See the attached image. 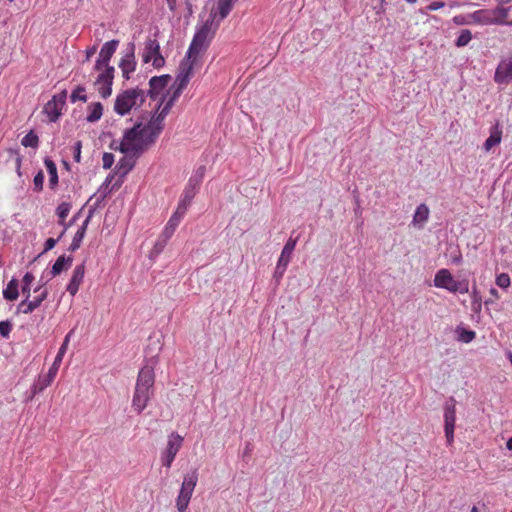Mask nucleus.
<instances>
[{
	"instance_id": "40",
	"label": "nucleus",
	"mask_w": 512,
	"mask_h": 512,
	"mask_svg": "<svg viewBox=\"0 0 512 512\" xmlns=\"http://www.w3.org/2000/svg\"><path fill=\"white\" fill-rule=\"evenodd\" d=\"M9 153L14 157L15 168H16V171H17L18 175H21V172H20L21 165H22V156H21V154L19 153L18 150H14V149H10Z\"/></svg>"
},
{
	"instance_id": "17",
	"label": "nucleus",
	"mask_w": 512,
	"mask_h": 512,
	"mask_svg": "<svg viewBox=\"0 0 512 512\" xmlns=\"http://www.w3.org/2000/svg\"><path fill=\"white\" fill-rule=\"evenodd\" d=\"M85 275V265L80 264L77 265L72 273L71 279L67 285V291L71 296H75L79 290L80 285L84 280Z\"/></svg>"
},
{
	"instance_id": "47",
	"label": "nucleus",
	"mask_w": 512,
	"mask_h": 512,
	"mask_svg": "<svg viewBox=\"0 0 512 512\" xmlns=\"http://www.w3.org/2000/svg\"><path fill=\"white\" fill-rule=\"evenodd\" d=\"M81 148L82 143L81 141H77L74 146V152H73V158L76 162H80L81 159Z\"/></svg>"
},
{
	"instance_id": "11",
	"label": "nucleus",
	"mask_w": 512,
	"mask_h": 512,
	"mask_svg": "<svg viewBox=\"0 0 512 512\" xmlns=\"http://www.w3.org/2000/svg\"><path fill=\"white\" fill-rule=\"evenodd\" d=\"M183 444V437L173 432L168 436L167 447L161 454L162 465L170 468Z\"/></svg>"
},
{
	"instance_id": "14",
	"label": "nucleus",
	"mask_w": 512,
	"mask_h": 512,
	"mask_svg": "<svg viewBox=\"0 0 512 512\" xmlns=\"http://www.w3.org/2000/svg\"><path fill=\"white\" fill-rule=\"evenodd\" d=\"M58 370L59 368L52 364L47 374L40 375L31 388V396L29 399H32L36 394L41 393L44 389L50 386L54 381Z\"/></svg>"
},
{
	"instance_id": "21",
	"label": "nucleus",
	"mask_w": 512,
	"mask_h": 512,
	"mask_svg": "<svg viewBox=\"0 0 512 512\" xmlns=\"http://www.w3.org/2000/svg\"><path fill=\"white\" fill-rule=\"evenodd\" d=\"M91 216H92V213L90 212V214L88 215V217L85 219V221L83 222L82 226L78 229V231L76 232L73 240H72V243L70 245V250L71 251H75L77 250L79 247H80V244L85 236V233H86V229H87V226H88V223L91 219Z\"/></svg>"
},
{
	"instance_id": "44",
	"label": "nucleus",
	"mask_w": 512,
	"mask_h": 512,
	"mask_svg": "<svg viewBox=\"0 0 512 512\" xmlns=\"http://www.w3.org/2000/svg\"><path fill=\"white\" fill-rule=\"evenodd\" d=\"M33 183H34V188L36 191H41L43 189V183H44V174L42 171H39L35 176H34V180H33Z\"/></svg>"
},
{
	"instance_id": "26",
	"label": "nucleus",
	"mask_w": 512,
	"mask_h": 512,
	"mask_svg": "<svg viewBox=\"0 0 512 512\" xmlns=\"http://www.w3.org/2000/svg\"><path fill=\"white\" fill-rule=\"evenodd\" d=\"M45 166L49 174V184L51 188H54L58 184L57 167L53 160L46 158L44 160Z\"/></svg>"
},
{
	"instance_id": "34",
	"label": "nucleus",
	"mask_w": 512,
	"mask_h": 512,
	"mask_svg": "<svg viewBox=\"0 0 512 512\" xmlns=\"http://www.w3.org/2000/svg\"><path fill=\"white\" fill-rule=\"evenodd\" d=\"M71 210V204L68 202H62L58 205L56 209V213L60 219L59 223L64 224V221L66 217L68 216L69 212Z\"/></svg>"
},
{
	"instance_id": "1",
	"label": "nucleus",
	"mask_w": 512,
	"mask_h": 512,
	"mask_svg": "<svg viewBox=\"0 0 512 512\" xmlns=\"http://www.w3.org/2000/svg\"><path fill=\"white\" fill-rule=\"evenodd\" d=\"M118 40H111L102 46L99 57L95 63L94 69L98 72L95 80V86L98 93L103 98H108L112 94V84L114 79V67L109 64L111 57L115 53Z\"/></svg>"
},
{
	"instance_id": "59",
	"label": "nucleus",
	"mask_w": 512,
	"mask_h": 512,
	"mask_svg": "<svg viewBox=\"0 0 512 512\" xmlns=\"http://www.w3.org/2000/svg\"><path fill=\"white\" fill-rule=\"evenodd\" d=\"M380 1H381V3H384V2H385V0H380Z\"/></svg>"
},
{
	"instance_id": "50",
	"label": "nucleus",
	"mask_w": 512,
	"mask_h": 512,
	"mask_svg": "<svg viewBox=\"0 0 512 512\" xmlns=\"http://www.w3.org/2000/svg\"><path fill=\"white\" fill-rule=\"evenodd\" d=\"M170 11L174 12L177 6V0H166Z\"/></svg>"
},
{
	"instance_id": "22",
	"label": "nucleus",
	"mask_w": 512,
	"mask_h": 512,
	"mask_svg": "<svg viewBox=\"0 0 512 512\" xmlns=\"http://www.w3.org/2000/svg\"><path fill=\"white\" fill-rule=\"evenodd\" d=\"M429 208L426 204H420L414 213L413 224L422 227L429 217Z\"/></svg>"
},
{
	"instance_id": "52",
	"label": "nucleus",
	"mask_w": 512,
	"mask_h": 512,
	"mask_svg": "<svg viewBox=\"0 0 512 512\" xmlns=\"http://www.w3.org/2000/svg\"><path fill=\"white\" fill-rule=\"evenodd\" d=\"M490 294H491L492 296H494L496 299H498V298H499L498 291H497L495 288H492V289L490 290Z\"/></svg>"
},
{
	"instance_id": "53",
	"label": "nucleus",
	"mask_w": 512,
	"mask_h": 512,
	"mask_svg": "<svg viewBox=\"0 0 512 512\" xmlns=\"http://www.w3.org/2000/svg\"><path fill=\"white\" fill-rule=\"evenodd\" d=\"M95 51H96V48H95V47H93V48H91L90 50H88V51H87V59H89V58H90V56H91V55H93V54L95 53Z\"/></svg>"
},
{
	"instance_id": "58",
	"label": "nucleus",
	"mask_w": 512,
	"mask_h": 512,
	"mask_svg": "<svg viewBox=\"0 0 512 512\" xmlns=\"http://www.w3.org/2000/svg\"><path fill=\"white\" fill-rule=\"evenodd\" d=\"M471 512H478L477 508L476 507H473Z\"/></svg>"
},
{
	"instance_id": "18",
	"label": "nucleus",
	"mask_w": 512,
	"mask_h": 512,
	"mask_svg": "<svg viewBox=\"0 0 512 512\" xmlns=\"http://www.w3.org/2000/svg\"><path fill=\"white\" fill-rule=\"evenodd\" d=\"M119 67L122 72V76L125 79L130 78V74L133 73L136 69V61L134 56V45L131 46V51L125 54L119 63Z\"/></svg>"
},
{
	"instance_id": "10",
	"label": "nucleus",
	"mask_w": 512,
	"mask_h": 512,
	"mask_svg": "<svg viewBox=\"0 0 512 512\" xmlns=\"http://www.w3.org/2000/svg\"><path fill=\"white\" fill-rule=\"evenodd\" d=\"M198 474L196 471L184 475L179 495L176 499L178 511L184 512L188 508L189 502L197 485Z\"/></svg>"
},
{
	"instance_id": "54",
	"label": "nucleus",
	"mask_w": 512,
	"mask_h": 512,
	"mask_svg": "<svg viewBox=\"0 0 512 512\" xmlns=\"http://www.w3.org/2000/svg\"><path fill=\"white\" fill-rule=\"evenodd\" d=\"M506 446L509 450H512V437L507 441Z\"/></svg>"
},
{
	"instance_id": "27",
	"label": "nucleus",
	"mask_w": 512,
	"mask_h": 512,
	"mask_svg": "<svg viewBox=\"0 0 512 512\" xmlns=\"http://www.w3.org/2000/svg\"><path fill=\"white\" fill-rule=\"evenodd\" d=\"M90 113L87 115V121L96 122L98 121L103 114V106L100 102L92 103L89 106Z\"/></svg>"
},
{
	"instance_id": "49",
	"label": "nucleus",
	"mask_w": 512,
	"mask_h": 512,
	"mask_svg": "<svg viewBox=\"0 0 512 512\" xmlns=\"http://www.w3.org/2000/svg\"><path fill=\"white\" fill-rule=\"evenodd\" d=\"M57 240L54 238H48L45 242L44 252H47L55 247Z\"/></svg>"
},
{
	"instance_id": "36",
	"label": "nucleus",
	"mask_w": 512,
	"mask_h": 512,
	"mask_svg": "<svg viewBox=\"0 0 512 512\" xmlns=\"http://www.w3.org/2000/svg\"><path fill=\"white\" fill-rule=\"evenodd\" d=\"M34 293L37 295L31 300L33 303H36L35 305L37 308L42 304V302L47 298L48 291L47 289H42V287H37L34 289Z\"/></svg>"
},
{
	"instance_id": "30",
	"label": "nucleus",
	"mask_w": 512,
	"mask_h": 512,
	"mask_svg": "<svg viewBox=\"0 0 512 512\" xmlns=\"http://www.w3.org/2000/svg\"><path fill=\"white\" fill-rule=\"evenodd\" d=\"M45 112L48 114L49 116V119L51 121H56L60 115V111L58 109V105H57V102L55 101V99L49 101L46 105H45Z\"/></svg>"
},
{
	"instance_id": "6",
	"label": "nucleus",
	"mask_w": 512,
	"mask_h": 512,
	"mask_svg": "<svg viewBox=\"0 0 512 512\" xmlns=\"http://www.w3.org/2000/svg\"><path fill=\"white\" fill-rule=\"evenodd\" d=\"M220 26V22L208 15L206 19H203L201 23H199L197 30L194 34L192 42L190 44V50L202 52L206 49L216 34Z\"/></svg>"
},
{
	"instance_id": "25",
	"label": "nucleus",
	"mask_w": 512,
	"mask_h": 512,
	"mask_svg": "<svg viewBox=\"0 0 512 512\" xmlns=\"http://www.w3.org/2000/svg\"><path fill=\"white\" fill-rule=\"evenodd\" d=\"M193 178L189 180V184L186 187V189L183 192L182 198L180 200L181 203L189 206L192 199L195 196L196 187L199 185L201 178L199 180H196V182L193 184Z\"/></svg>"
},
{
	"instance_id": "60",
	"label": "nucleus",
	"mask_w": 512,
	"mask_h": 512,
	"mask_svg": "<svg viewBox=\"0 0 512 512\" xmlns=\"http://www.w3.org/2000/svg\"><path fill=\"white\" fill-rule=\"evenodd\" d=\"M511 512H512V510H511Z\"/></svg>"
},
{
	"instance_id": "56",
	"label": "nucleus",
	"mask_w": 512,
	"mask_h": 512,
	"mask_svg": "<svg viewBox=\"0 0 512 512\" xmlns=\"http://www.w3.org/2000/svg\"><path fill=\"white\" fill-rule=\"evenodd\" d=\"M131 168H132V165H130L129 167L125 168L123 170V174H126L129 170H131Z\"/></svg>"
},
{
	"instance_id": "57",
	"label": "nucleus",
	"mask_w": 512,
	"mask_h": 512,
	"mask_svg": "<svg viewBox=\"0 0 512 512\" xmlns=\"http://www.w3.org/2000/svg\"><path fill=\"white\" fill-rule=\"evenodd\" d=\"M408 3H416L417 0H406Z\"/></svg>"
},
{
	"instance_id": "39",
	"label": "nucleus",
	"mask_w": 512,
	"mask_h": 512,
	"mask_svg": "<svg viewBox=\"0 0 512 512\" xmlns=\"http://www.w3.org/2000/svg\"><path fill=\"white\" fill-rule=\"evenodd\" d=\"M496 284L501 288H508L511 284L510 276L507 273H501L496 277Z\"/></svg>"
},
{
	"instance_id": "42",
	"label": "nucleus",
	"mask_w": 512,
	"mask_h": 512,
	"mask_svg": "<svg viewBox=\"0 0 512 512\" xmlns=\"http://www.w3.org/2000/svg\"><path fill=\"white\" fill-rule=\"evenodd\" d=\"M188 207L189 206L179 202L178 206H177L175 212L172 214V216L176 217L179 220H182L188 210Z\"/></svg>"
},
{
	"instance_id": "38",
	"label": "nucleus",
	"mask_w": 512,
	"mask_h": 512,
	"mask_svg": "<svg viewBox=\"0 0 512 512\" xmlns=\"http://www.w3.org/2000/svg\"><path fill=\"white\" fill-rule=\"evenodd\" d=\"M71 102L75 103L76 101H86L87 96L85 94V88L84 87H77L70 95Z\"/></svg>"
},
{
	"instance_id": "32",
	"label": "nucleus",
	"mask_w": 512,
	"mask_h": 512,
	"mask_svg": "<svg viewBox=\"0 0 512 512\" xmlns=\"http://www.w3.org/2000/svg\"><path fill=\"white\" fill-rule=\"evenodd\" d=\"M180 222L181 220L177 219L176 217H170L169 221L167 222L163 230V235L165 236L166 239H169L173 235Z\"/></svg>"
},
{
	"instance_id": "41",
	"label": "nucleus",
	"mask_w": 512,
	"mask_h": 512,
	"mask_svg": "<svg viewBox=\"0 0 512 512\" xmlns=\"http://www.w3.org/2000/svg\"><path fill=\"white\" fill-rule=\"evenodd\" d=\"M12 330V324L9 321L0 322V335L4 338H8Z\"/></svg>"
},
{
	"instance_id": "16",
	"label": "nucleus",
	"mask_w": 512,
	"mask_h": 512,
	"mask_svg": "<svg viewBox=\"0 0 512 512\" xmlns=\"http://www.w3.org/2000/svg\"><path fill=\"white\" fill-rule=\"evenodd\" d=\"M236 0H218L210 10L209 15L220 23L229 15Z\"/></svg>"
},
{
	"instance_id": "37",
	"label": "nucleus",
	"mask_w": 512,
	"mask_h": 512,
	"mask_svg": "<svg viewBox=\"0 0 512 512\" xmlns=\"http://www.w3.org/2000/svg\"><path fill=\"white\" fill-rule=\"evenodd\" d=\"M36 303H33L29 298H25L19 305H18V309L24 313V314H30L32 313L36 308L37 306L35 305Z\"/></svg>"
},
{
	"instance_id": "5",
	"label": "nucleus",
	"mask_w": 512,
	"mask_h": 512,
	"mask_svg": "<svg viewBox=\"0 0 512 512\" xmlns=\"http://www.w3.org/2000/svg\"><path fill=\"white\" fill-rule=\"evenodd\" d=\"M512 6H499L495 9H480L468 15L467 23H475L479 25L506 24L512 25L510 13Z\"/></svg>"
},
{
	"instance_id": "15",
	"label": "nucleus",
	"mask_w": 512,
	"mask_h": 512,
	"mask_svg": "<svg viewBox=\"0 0 512 512\" xmlns=\"http://www.w3.org/2000/svg\"><path fill=\"white\" fill-rule=\"evenodd\" d=\"M494 81L498 84H508L512 81V55L500 61L495 71Z\"/></svg>"
},
{
	"instance_id": "48",
	"label": "nucleus",
	"mask_w": 512,
	"mask_h": 512,
	"mask_svg": "<svg viewBox=\"0 0 512 512\" xmlns=\"http://www.w3.org/2000/svg\"><path fill=\"white\" fill-rule=\"evenodd\" d=\"M445 6V3L443 1H434V2H431L427 7L426 9L428 11H436L438 9H441Z\"/></svg>"
},
{
	"instance_id": "28",
	"label": "nucleus",
	"mask_w": 512,
	"mask_h": 512,
	"mask_svg": "<svg viewBox=\"0 0 512 512\" xmlns=\"http://www.w3.org/2000/svg\"><path fill=\"white\" fill-rule=\"evenodd\" d=\"M71 334H72V331H70L64 338V341L62 343V345L60 346L59 350H58V353L54 359V362H53V365H56V367L60 368V365L62 363V360H63V357L68 349V345H69V342H70V337H71Z\"/></svg>"
},
{
	"instance_id": "12",
	"label": "nucleus",
	"mask_w": 512,
	"mask_h": 512,
	"mask_svg": "<svg viewBox=\"0 0 512 512\" xmlns=\"http://www.w3.org/2000/svg\"><path fill=\"white\" fill-rule=\"evenodd\" d=\"M143 62H152L155 68H161L165 64V59L160 53V45L156 39H147L142 54Z\"/></svg>"
},
{
	"instance_id": "7",
	"label": "nucleus",
	"mask_w": 512,
	"mask_h": 512,
	"mask_svg": "<svg viewBox=\"0 0 512 512\" xmlns=\"http://www.w3.org/2000/svg\"><path fill=\"white\" fill-rule=\"evenodd\" d=\"M176 100L177 98H174L172 95H170V91H167V93L163 96L161 103L159 104L156 114L151 118V120L147 124L143 125L144 128L155 139H157L160 133L162 132L164 127V119L170 112Z\"/></svg>"
},
{
	"instance_id": "20",
	"label": "nucleus",
	"mask_w": 512,
	"mask_h": 512,
	"mask_svg": "<svg viewBox=\"0 0 512 512\" xmlns=\"http://www.w3.org/2000/svg\"><path fill=\"white\" fill-rule=\"evenodd\" d=\"M502 140V130L499 128V125L496 124L492 127L490 136L486 139L483 148L486 152L490 151L494 146H497L501 143Z\"/></svg>"
},
{
	"instance_id": "8",
	"label": "nucleus",
	"mask_w": 512,
	"mask_h": 512,
	"mask_svg": "<svg viewBox=\"0 0 512 512\" xmlns=\"http://www.w3.org/2000/svg\"><path fill=\"white\" fill-rule=\"evenodd\" d=\"M146 98L144 90L127 89L116 97L114 109L119 115L129 113L133 108L140 107Z\"/></svg>"
},
{
	"instance_id": "9",
	"label": "nucleus",
	"mask_w": 512,
	"mask_h": 512,
	"mask_svg": "<svg viewBox=\"0 0 512 512\" xmlns=\"http://www.w3.org/2000/svg\"><path fill=\"white\" fill-rule=\"evenodd\" d=\"M434 286L445 289L450 293L459 292L461 294H466L469 291L468 281L455 280L451 272L446 268H442L436 272L434 277Z\"/></svg>"
},
{
	"instance_id": "2",
	"label": "nucleus",
	"mask_w": 512,
	"mask_h": 512,
	"mask_svg": "<svg viewBox=\"0 0 512 512\" xmlns=\"http://www.w3.org/2000/svg\"><path fill=\"white\" fill-rule=\"evenodd\" d=\"M155 141L156 139L150 135L143 124L138 123L125 132L120 143V150L125 154L138 157Z\"/></svg>"
},
{
	"instance_id": "23",
	"label": "nucleus",
	"mask_w": 512,
	"mask_h": 512,
	"mask_svg": "<svg viewBox=\"0 0 512 512\" xmlns=\"http://www.w3.org/2000/svg\"><path fill=\"white\" fill-rule=\"evenodd\" d=\"M19 296V283L18 280L12 278L6 288L3 290V297L8 301H15Z\"/></svg>"
},
{
	"instance_id": "46",
	"label": "nucleus",
	"mask_w": 512,
	"mask_h": 512,
	"mask_svg": "<svg viewBox=\"0 0 512 512\" xmlns=\"http://www.w3.org/2000/svg\"><path fill=\"white\" fill-rule=\"evenodd\" d=\"M445 437H446V440H447V444L448 445H451L454 441V430H455V427H451V426H445Z\"/></svg>"
},
{
	"instance_id": "43",
	"label": "nucleus",
	"mask_w": 512,
	"mask_h": 512,
	"mask_svg": "<svg viewBox=\"0 0 512 512\" xmlns=\"http://www.w3.org/2000/svg\"><path fill=\"white\" fill-rule=\"evenodd\" d=\"M476 336V333L471 330L463 329L459 335V339L465 343L471 342Z\"/></svg>"
},
{
	"instance_id": "24",
	"label": "nucleus",
	"mask_w": 512,
	"mask_h": 512,
	"mask_svg": "<svg viewBox=\"0 0 512 512\" xmlns=\"http://www.w3.org/2000/svg\"><path fill=\"white\" fill-rule=\"evenodd\" d=\"M72 263V257H66L65 255L59 256L51 269V275L53 277L59 275L63 270L67 269Z\"/></svg>"
},
{
	"instance_id": "33",
	"label": "nucleus",
	"mask_w": 512,
	"mask_h": 512,
	"mask_svg": "<svg viewBox=\"0 0 512 512\" xmlns=\"http://www.w3.org/2000/svg\"><path fill=\"white\" fill-rule=\"evenodd\" d=\"M35 277L31 272H26L22 279V293L26 295L27 298H30L31 292V284L34 281Z\"/></svg>"
},
{
	"instance_id": "13",
	"label": "nucleus",
	"mask_w": 512,
	"mask_h": 512,
	"mask_svg": "<svg viewBox=\"0 0 512 512\" xmlns=\"http://www.w3.org/2000/svg\"><path fill=\"white\" fill-rule=\"evenodd\" d=\"M295 246H296V239L290 238L286 242L284 248L282 249V252H281V255L277 262V265H276L275 277L280 279L284 275V273L287 269V266L291 260V255L295 249Z\"/></svg>"
},
{
	"instance_id": "55",
	"label": "nucleus",
	"mask_w": 512,
	"mask_h": 512,
	"mask_svg": "<svg viewBox=\"0 0 512 512\" xmlns=\"http://www.w3.org/2000/svg\"><path fill=\"white\" fill-rule=\"evenodd\" d=\"M460 260H461V255H460V254H459L457 257H455V258L453 259V261H454L455 263H459V262H460Z\"/></svg>"
},
{
	"instance_id": "3",
	"label": "nucleus",
	"mask_w": 512,
	"mask_h": 512,
	"mask_svg": "<svg viewBox=\"0 0 512 512\" xmlns=\"http://www.w3.org/2000/svg\"><path fill=\"white\" fill-rule=\"evenodd\" d=\"M155 374L151 366H144L138 373L132 398V408L138 414L147 407L154 395Z\"/></svg>"
},
{
	"instance_id": "29",
	"label": "nucleus",
	"mask_w": 512,
	"mask_h": 512,
	"mask_svg": "<svg viewBox=\"0 0 512 512\" xmlns=\"http://www.w3.org/2000/svg\"><path fill=\"white\" fill-rule=\"evenodd\" d=\"M444 422L445 426L455 427L456 422V407L455 404L446 405L444 409Z\"/></svg>"
},
{
	"instance_id": "19",
	"label": "nucleus",
	"mask_w": 512,
	"mask_h": 512,
	"mask_svg": "<svg viewBox=\"0 0 512 512\" xmlns=\"http://www.w3.org/2000/svg\"><path fill=\"white\" fill-rule=\"evenodd\" d=\"M171 80L170 75H162L152 77L149 81L150 90L149 94L151 98L156 97L162 90L166 88Z\"/></svg>"
},
{
	"instance_id": "4",
	"label": "nucleus",
	"mask_w": 512,
	"mask_h": 512,
	"mask_svg": "<svg viewBox=\"0 0 512 512\" xmlns=\"http://www.w3.org/2000/svg\"><path fill=\"white\" fill-rule=\"evenodd\" d=\"M199 51H191L190 47L188 48L187 54L185 58L181 61L179 66V71L176 76V79L173 83V85L170 87L168 91H170V95H172L174 98H179L182 91L186 88L188 85L192 75L195 65L198 62Z\"/></svg>"
},
{
	"instance_id": "45",
	"label": "nucleus",
	"mask_w": 512,
	"mask_h": 512,
	"mask_svg": "<svg viewBox=\"0 0 512 512\" xmlns=\"http://www.w3.org/2000/svg\"><path fill=\"white\" fill-rule=\"evenodd\" d=\"M103 168L109 169L114 163V155L112 153H104L103 154Z\"/></svg>"
},
{
	"instance_id": "51",
	"label": "nucleus",
	"mask_w": 512,
	"mask_h": 512,
	"mask_svg": "<svg viewBox=\"0 0 512 512\" xmlns=\"http://www.w3.org/2000/svg\"><path fill=\"white\" fill-rule=\"evenodd\" d=\"M453 21L458 24V25H461V24H464V23H467V21H465L462 16H455L453 18Z\"/></svg>"
},
{
	"instance_id": "31",
	"label": "nucleus",
	"mask_w": 512,
	"mask_h": 512,
	"mask_svg": "<svg viewBox=\"0 0 512 512\" xmlns=\"http://www.w3.org/2000/svg\"><path fill=\"white\" fill-rule=\"evenodd\" d=\"M21 144L24 147L37 148L39 145L38 135L33 130H31L26 136L22 138Z\"/></svg>"
},
{
	"instance_id": "35",
	"label": "nucleus",
	"mask_w": 512,
	"mask_h": 512,
	"mask_svg": "<svg viewBox=\"0 0 512 512\" xmlns=\"http://www.w3.org/2000/svg\"><path fill=\"white\" fill-rule=\"evenodd\" d=\"M472 40V33L468 29L461 30L458 38L456 39L455 45L457 47H464L469 44Z\"/></svg>"
}]
</instances>
